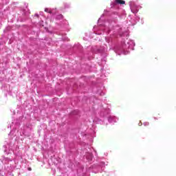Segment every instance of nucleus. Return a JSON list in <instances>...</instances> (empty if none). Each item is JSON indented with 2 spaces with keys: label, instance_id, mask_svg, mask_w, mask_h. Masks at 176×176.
<instances>
[{
  "label": "nucleus",
  "instance_id": "4",
  "mask_svg": "<svg viewBox=\"0 0 176 176\" xmlns=\"http://www.w3.org/2000/svg\"><path fill=\"white\" fill-rule=\"evenodd\" d=\"M144 126H149V122H145Z\"/></svg>",
  "mask_w": 176,
  "mask_h": 176
},
{
  "label": "nucleus",
  "instance_id": "3",
  "mask_svg": "<svg viewBox=\"0 0 176 176\" xmlns=\"http://www.w3.org/2000/svg\"><path fill=\"white\" fill-rule=\"evenodd\" d=\"M45 12H47V13H52V11L49 10L47 8H45Z\"/></svg>",
  "mask_w": 176,
  "mask_h": 176
},
{
  "label": "nucleus",
  "instance_id": "2",
  "mask_svg": "<svg viewBox=\"0 0 176 176\" xmlns=\"http://www.w3.org/2000/svg\"><path fill=\"white\" fill-rule=\"evenodd\" d=\"M64 18V16H63V14H58L57 16H56V19L58 20H61Z\"/></svg>",
  "mask_w": 176,
  "mask_h": 176
},
{
  "label": "nucleus",
  "instance_id": "1",
  "mask_svg": "<svg viewBox=\"0 0 176 176\" xmlns=\"http://www.w3.org/2000/svg\"><path fill=\"white\" fill-rule=\"evenodd\" d=\"M116 3H118V5H124L126 3V1L124 0H116Z\"/></svg>",
  "mask_w": 176,
  "mask_h": 176
},
{
  "label": "nucleus",
  "instance_id": "5",
  "mask_svg": "<svg viewBox=\"0 0 176 176\" xmlns=\"http://www.w3.org/2000/svg\"><path fill=\"white\" fill-rule=\"evenodd\" d=\"M29 170L31 171V168H29Z\"/></svg>",
  "mask_w": 176,
  "mask_h": 176
}]
</instances>
